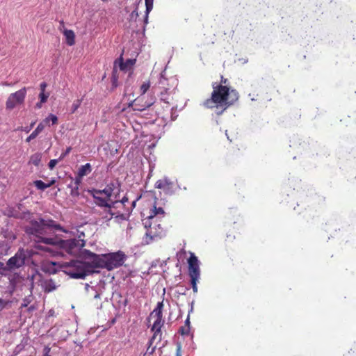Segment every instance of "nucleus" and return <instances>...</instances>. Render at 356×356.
Returning a JSON list of instances; mask_svg holds the SVG:
<instances>
[{"label": "nucleus", "instance_id": "nucleus-28", "mask_svg": "<svg viewBox=\"0 0 356 356\" xmlns=\"http://www.w3.org/2000/svg\"><path fill=\"white\" fill-rule=\"evenodd\" d=\"M82 99H76L74 101L72 108H71V113H74L76 110L80 107L81 104Z\"/></svg>", "mask_w": 356, "mask_h": 356}, {"label": "nucleus", "instance_id": "nucleus-42", "mask_svg": "<svg viewBox=\"0 0 356 356\" xmlns=\"http://www.w3.org/2000/svg\"><path fill=\"white\" fill-rule=\"evenodd\" d=\"M42 104H43V103H41V101H40V102H38V103L36 104L35 107H36L37 108H40L42 107Z\"/></svg>", "mask_w": 356, "mask_h": 356}, {"label": "nucleus", "instance_id": "nucleus-39", "mask_svg": "<svg viewBox=\"0 0 356 356\" xmlns=\"http://www.w3.org/2000/svg\"><path fill=\"white\" fill-rule=\"evenodd\" d=\"M7 302L3 299L0 298V307L3 308L6 305Z\"/></svg>", "mask_w": 356, "mask_h": 356}, {"label": "nucleus", "instance_id": "nucleus-16", "mask_svg": "<svg viewBox=\"0 0 356 356\" xmlns=\"http://www.w3.org/2000/svg\"><path fill=\"white\" fill-rule=\"evenodd\" d=\"M44 291L46 293L51 292L56 290L58 287L54 280L52 279L45 280L42 284Z\"/></svg>", "mask_w": 356, "mask_h": 356}, {"label": "nucleus", "instance_id": "nucleus-44", "mask_svg": "<svg viewBox=\"0 0 356 356\" xmlns=\"http://www.w3.org/2000/svg\"><path fill=\"white\" fill-rule=\"evenodd\" d=\"M185 325H188L190 326V321H189V318L188 317L185 321Z\"/></svg>", "mask_w": 356, "mask_h": 356}, {"label": "nucleus", "instance_id": "nucleus-49", "mask_svg": "<svg viewBox=\"0 0 356 356\" xmlns=\"http://www.w3.org/2000/svg\"><path fill=\"white\" fill-rule=\"evenodd\" d=\"M60 23V24H61V25H63V24H64L63 21H61Z\"/></svg>", "mask_w": 356, "mask_h": 356}, {"label": "nucleus", "instance_id": "nucleus-7", "mask_svg": "<svg viewBox=\"0 0 356 356\" xmlns=\"http://www.w3.org/2000/svg\"><path fill=\"white\" fill-rule=\"evenodd\" d=\"M85 245V243L82 240H78L76 238L63 240H58L56 238V243L52 246H58L63 248L67 253L70 254H76L79 253L81 248Z\"/></svg>", "mask_w": 356, "mask_h": 356}, {"label": "nucleus", "instance_id": "nucleus-35", "mask_svg": "<svg viewBox=\"0 0 356 356\" xmlns=\"http://www.w3.org/2000/svg\"><path fill=\"white\" fill-rule=\"evenodd\" d=\"M30 303V300L27 298L23 300V302L21 305V308L26 307Z\"/></svg>", "mask_w": 356, "mask_h": 356}, {"label": "nucleus", "instance_id": "nucleus-45", "mask_svg": "<svg viewBox=\"0 0 356 356\" xmlns=\"http://www.w3.org/2000/svg\"><path fill=\"white\" fill-rule=\"evenodd\" d=\"M136 200H134V201H133V202H132V203H131V209H132L133 207H135V205H136Z\"/></svg>", "mask_w": 356, "mask_h": 356}, {"label": "nucleus", "instance_id": "nucleus-43", "mask_svg": "<svg viewBox=\"0 0 356 356\" xmlns=\"http://www.w3.org/2000/svg\"><path fill=\"white\" fill-rule=\"evenodd\" d=\"M6 266H4V264L2 263V262H0V268L4 270H7L6 269H5Z\"/></svg>", "mask_w": 356, "mask_h": 356}, {"label": "nucleus", "instance_id": "nucleus-31", "mask_svg": "<svg viewBox=\"0 0 356 356\" xmlns=\"http://www.w3.org/2000/svg\"><path fill=\"white\" fill-rule=\"evenodd\" d=\"M179 333L181 335H188L190 334V326L184 325L179 328Z\"/></svg>", "mask_w": 356, "mask_h": 356}, {"label": "nucleus", "instance_id": "nucleus-8", "mask_svg": "<svg viewBox=\"0 0 356 356\" xmlns=\"http://www.w3.org/2000/svg\"><path fill=\"white\" fill-rule=\"evenodd\" d=\"M27 89L26 87L22 88V89L11 93L6 102V108L8 111H12L17 106L23 104L26 96Z\"/></svg>", "mask_w": 356, "mask_h": 356}, {"label": "nucleus", "instance_id": "nucleus-10", "mask_svg": "<svg viewBox=\"0 0 356 356\" xmlns=\"http://www.w3.org/2000/svg\"><path fill=\"white\" fill-rule=\"evenodd\" d=\"M83 253L85 258L90 261V263H86L88 265L89 268L93 267L104 268V254L100 255L97 254L88 250H85Z\"/></svg>", "mask_w": 356, "mask_h": 356}, {"label": "nucleus", "instance_id": "nucleus-9", "mask_svg": "<svg viewBox=\"0 0 356 356\" xmlns=\"http://www.w3.org/2000/svg\"><path fill=\"white\" fill-rule=\"evenodd\" d=\"M26 259V251L23 248H19L15 255L8 260L5 269L11 271L19 268L25 264Z\"/></svg>", "mask_w": 356, "mask_h": 356}, {"label": "nucleus", "instance_id": "nucleus-5", "mask_svg": "<svg viewBox=\"0 0 356 356\" xmlns=\"http://www.w3.org/2000/svg\"><path fill=\"white\" fill-rule=\"evenodd\" d=\"M95 199V203L102 207L111 208V197L113 193L112 187L107 186L103 190L92 189L89 191Z\"/></svg>", "mask_w": 356, "mask_h": 356}, {"label": "nucleus", "instance_id": "nucleus-15", "mask_svg": "<svg viewBox=\"0 0 356 356\" xmlns=\"http://www.w3.org/2000/svg\"><path fill=\"white\" fill-rule=\"evenodd\" d=\"M171 87H170L169 80L164 77L163 75H161L159 80L158 81L157 85L154 87V90H170Z\"/></svg>", "mask_w": 356, "mask_h": 356}, {"label": "nucleus", "instance_id": "nucleus-11", "mask_svg": "<svg viewBox=\"0 0 356 356\" xmlns=\"http://www.w3.org/2000/svg\"><path fill=\"white\" fill-rule=\"evenodd\" d=\"M155 188L161 190L165 195H171L176 191V184L169 178L163 177L155 183Z\"/></svg>", "mask_w": 356, "mask_h": 356}, {"label": "nucleus", "instance_id": "nucleus-33", "mask_svg": "<svg viewBox=\"0 0 356 356\" xmlns=\"http://www.w3.org/2000/svg\"><path fill=\"white\" fill-rule=\"evenodd\" d=\"M60 160L58 159H51L48 163L49 168L50 170H53L56 164L58 163Z\"/></svg>", "mask_w": 356, "mask_h": 356}, {"label": "nucleus", "instance_id": "nucleus-19", "mask_svg": "<svg viewBox=\"0 0 356 356\" xmlns=\"http://www.w3.org/2000/svg\"><path fill=\"white\" fill-rule=\"evenodd\" d=\"M66 38V43L69 46H72L75 43V34L73 31L65 29L63 32Z\"/></svg>", "mask_w": 356, "mask_h": 356}, {"label": "nucleus", "instance_id": "nucleus-12", "mask_svg": "<svg viewBox=\"0 0 356 356\" xmlns=\"http://www.w3.org/2000/svg\"><path fill=\"white\" fill-rule=\"evenodd\" d=\"M188 275L190 277H200V261L193 252H190V257L188 259Z\"/></svg>", "mask_w": 356, "mask_h": 356}, {"label": "nucleus", "instance_id": "nucleus-2", "mask_svg": "<svg viewBox=\"0 0 356 356\" xmlns=\"http://www.w3.org/2000/svg\"><path fill=\"white\" fill-rule=\"evenodd\" d=\"M212 88L211 97L204 100L202 105L207 108L220 110L218 114L222 113L238 99V92L233 88L217 86V83L214 82Z\"/></svg>", "mask_w": 356, "mask_h": 356}, {"label": "nucleus", "instance_id": "nucleus-36", "mask_svg": "<svg viewBox=\"0 0 356 356\" xmlns=\"http://www.w3.org/2000/svg\"><path fill=\"white\" fill-rule=\"evenodd\" d=\"M176 356H181V347L180 344H178L177 346Z\"/></svg>", "mask_w": 356, "mask_h": 356}, {"label": "nucleus", "instance_id": "nucleus-23", "mask_svg": "<svg viewBox=\"0 0 356 356\" xmlns=\"http://www.w3.org/2000/svg\"><path fill=\"white\" fill-rule=\"evenodd\" d=\"M159 96L160 97L161 101L163 102L164 103L170 105L173 99L172 97L169 94L163 93V92H160V94H159Z\"/></svg>", "mask_w": 356, "mask_h": 356}, {"label": "nucleus", "instance_id": "nucleus-40", "mask_svg": "<svg viewBox=\"0 0 356 356\" xmlns=\"http://www.w3.org/2000/svg\"><path fill=\"white\" fill-rule=\"evenodd\" d=\"M138 15L137 8L135 9L131 14V17H133L134 16L137 17Z\"/></svg>", "mask_w": 356, "mask_h": 356}, {"label": "nucleus", "instance_id": "nucleus-51", "mask_svg": "<svg viewBox=\"0 0 356 356\" xmlns=\"http://www.w3.org/2000/svg\"><path fill=\"white\" fill-rule=\"evenodd\" d=\"M26 132H29V129H26Z\"/></svg>", "mask_w": 356, "mask_h": 356}, {"label": "nucleus", "instance_id": "nucleus-13", "mask_svg": "<svg viewBox=\"0 0 356 356\" xmlns=\"http://www.w3.org/2000/svg\"><path fill=\"white\" fill-rule=\"evenodd\" d=\"M135 59H127L126 62H124L122 57L120 56V58L118 59V61L115 62V66L118 63L120 70L126 72L130 70L132 68V67L135 64Z\"/></svg>", "mask_w": 356, "mask_h": 356}, {"label": "nucleus", "instance_id": "nucleus-20", "mask_svg": "<svg viewBox=\"0 0 356 356\" xmlns=\"http://www.w3.org/2000/svg\"><path fill=\"white\" fill-rule=\"evenodd\" d=\"M55 183V180H51L48 184L43 182L42 180H36L33 181L34 186L39 190L44 191L46 188H49Z\"/></svg>", "mask_w": 356, "mask_h": 356}, {"label": "nucleus", "instance_id": "nucleus-25", "mask_svg": "<svg viewBox=\"0 0 356 356\" xmlns=\"http://www.w3.org/2000/svg\"><path fill=\"white\" fill-rule=\"evenodd\" d=\"M41 161V154L40 153H35L31 155L30 158V163L35 166H38Z\"/></svg>", "mask_w": 356, "mask_h": 356}, {"label": "nucleus", "instance_id": "nucleus-41", "mask_svg": "<svg viewBox=\"0 0 356 356\" xmlns=\"http://www.w3.org/2000/svg\"><path fill=\"white\" fill-rule=\"evenodd\" d=\"M128 202V198L126 197H124L121 201V203L125 205V202Z\"/></svg>", "mask_w": 356, "mask_h": 356}, {"label": "nucleus", "instance_id": "nucleus-37", "mask_svg": "<svg viewBox=\"0 0 356 356\" xmlns=\"http://www.w3.org/2000/svg\"><path fill=\"white\" fill-rule=\"evenodd\" d=\"M47 84L45 82H42L40 85V92H45Z\"/></svg>", "mask_w": 356, "mask_h": 356}, {"label": "nucleus", "instance_id": "nucleus-27", "mask_svg": "<svg viewBox=\"0 0 356 356\" xmlns=\"http://www.w3.org/2000/svg\"><path fill=\"white\" fill-rule=\"evenodd\" d=\"M112 85L113 88H116L118 86V76L117 75V70L115 69V66H114L113 72H112Z\"/></svg>", "mask_w": 356, "mask_h": 356}, {"label": "nucleus", "instance_id": "nucleus-22", "mask_svg": "<svg viewBox=\"0 0 356 356\" xmlns=\"http://www.w3.org/2000/svg\"><path fill=\"white\" fill-rule=\"evenodd\" d=\"M145 1L146 10H145L144 23H145V24H147L148 23V15L153 8L154 0H145Z\"/></svg>", "mask_w": 356, "mask_h": 356}, {"label": "nucleus", "instance_id": "nucleus-47", "mask_svg": "<svg viewBox=\"0 0 356 356\" xmlns=\"http://www.w3.org/2000/svg\"><path fill=\"white\" fill-rule=\"evenodd\" d=\"M35 124V122H33L31 124V128L33 127V125Z\"/></svg>", "mask_w": 356, "mask_h": 356}, {"label": "nucleus", "instance_id": "nucleus-4", "mask_svg": "<svg viewBox=\"0 0 356 356\" xmlns=\"http://www.w3.org/2000/svg\"><path fill=\"white\" fill-rule=\"evenodd\" d=\"M163 301L159 302L155 309L150 313L149 320L154 318V321L151 330L154 332L149 341V347H151L154 341L160 342L162 339L161 327L164 325L163 319Z\"/></svg>", "mask_w": 356, "mask_h": 356}, {"label": "nucleus", "instance_id": "nucleus-1", "mask_svg": "<svg viewBox=\"0 0 356 356\" xmlns=\"http://www.w3.org/2000/svg\"><path fill=\"white\" fill-rule=\"evenodd\" d=\"M24 230L28 235L33 237L34 241L38 243L36 245L38 249L49 252H51L52 250L47 245H55L56 238L47 237L46 235L51 232L60 231L65 233L67 232L65 229L55 220L50 218L44 219L42 218L30 220L29 224L25 226Z\"/></svg>", "mask_w": 356, "mask_h": 356}, {"label": "nucleus", "instance_id": "nucleus-30", "mask_svg": "<svg viewBox=\"0 0 356 356\" xmlns=\"http://www.w3.org/2000/svg\"><path fill=\"white\" fill-rule=\"evenodd\" d=\"M191 278V284L192 286V289L194 293L197 292V282L200 277H190Z\"/></svg>", "mask_w": 356, "mask_h": 356}, {"label": "nucleus", "instance_id": "nucleus-29", "mask_svg": "<svg viewBox=\"0 0 356 356\" xmlns=\"http://www.w3.org/2000/svg\"><path fill=\"white\" fill-rule=\"evenodd\" d=\"M217 86H222L225 88H232L229 86V81L227 78H225L222 75L220 76V83H217Z\"/></svg>", "mask_w": 356, "mask_h": 356}, {"label": "nucleus", "instance_id": "nucleus-46", "mask_svg": "<svg viewBox=\"0 0 356 356\" xmlns=\"http://www.w3.org/2000/svg\"><path fill=\"white\" fill-rule=\"evenodd\" d=\"M3 86H11V83H7V82H4V83H3Z\"/></svg>", "mask_w": 356, "mask_h": 356}, {"label": "nucleus", "instance_id": "nucleus-21", "mask_svg": "<svg viewBox=\"0 0 356 356\" xmlns=\"http://www.w3.org/2000/svg\"><path fill=\"white\" fill-rule=\"evenodd\" d=\"M165 213V211L162 207H157L156 204L153 206V208L151 209L149 212V216H148L149 218H152L156 216H163Z\"/></svg>", "mask_w": 356, "mask_h": 356}, {"label": "nucleus", "instance_id": "nucleus-34", "mask_svg": "<svg viewBox=\"0 0 356 356\" xmlns=\"http://www.w3.org/2000/svg\"><path fill=\"white\" fill-rule=\"evenodd\" d=\"M71 150H72L71 147H67L65 151L60 154V157L58 158V160H60V161L63 160L68 154H70Z\"/></svg>", "mask_w": 356, "mask_h": 356}, {"label": "nucleus", "instance_id": "nucleus-48", "mask_svg": "<svg viewBox=\"0 0 356 356\" xmlns=\"http://www.w3.org/2000/svg\"><path fill=\"white\" fill-rule=\"evenodd\" d=\"M155 348H156V346H154L153 347L152 350L151 351V353H152V352L154 350Z\"/></svg>", "mask_w": 356, "mask_h": 356}, {"label": "nucleus", "instance_id": "nucleus-38", "mask_svg": "<svg viewBox=\"0 0 356 356\" xmlns=\"http://www.w3.org/2000/svg\"><path fill=\"white\" fill-rule=\"evenodd\" d=\"M156 90L158 91L159 94H160V92H163V93L169 94L170 95H171V93L172 92V88H170V90Z\"/></svg>", "mask_w": 356, "mask_h": 356}, {"label": "nucleus", "instance_id": "nucleus-50", "mask_svg": "<svg viewBox=\"0 0 356 356\" xmlns=\"http://www.w3.org/2000/svg\"><path fill=\"white\" fill-rule=\"evenodd\" d=\"M26 132H29V129H26Z\"/></svg>", "mask_w": 356, "mask_h": 356}, {"label": "nucleus", "instance_id": "nucleus-14", "mask_svg": "<svg viewBox=\"0 0 356 356\" xmlns=\"http://www.w3.org/2000/svg\"><path fill=\"white\" fill-rule=\"evenodd\" d=\"M60 264L53 261H47L43 264V270L49 274H55L58 272Z\"/></svg>", "mask_w": 356, "mask_h": 356}, {"label": "nucleus", "instance_id": "nucleus-32", "mask_svg": "<svg viewBox=\"0 0 356 356\" xmlns=\"http://www.w3.org/2000/svg\"><path fill=\"white\" fill-rule=\"evenodd\" d=\"M49 96V93H45V92H40L39 94V98L41 101V103H45Z\"/></svg>", "mask_w": 356, "mask_h": 356}, {"label": "nucleus", "instance_id": "nucleus-3", "mask_svg": "<svg viewBox=\"0 0 356 356\" xmlns=\"http://www.w3.org/2000/svg\"><path fill=\"white\" fill-rule=\"evenodd\" d=\"M59 269L74 279L84 278L90 273L88 265L79 260L63 262L59 265Z\"/></svg>", "mask_w": 356, "mask_h": 356}, {"label": "nucleus", "instance_id": "nucleus-6", "mask_svg": "<svg viewBox=\"0 0 356 356\" xmlns=\"http://www.w3.org/2000/svg\"><path fill=\"white\" fill-rule=\"evenodd\" d=\"M104 268L111 270L120 267L124 263L127 258L126 254L122 251L104 254Z\"/></svg>", "mask_w": 356, "mask_h": 356}, {"label": "nucleus", "instance_id": "nucleus-24", "mask_svg": "<svg viewBox=\"0 0 356 356\" xmlns=\"http://www.w3.org/2000/svg\"><path fill=\"white\" fill-rule=\"evenodd\" d=\"M58 120L57 116L54 114H49L42 122L45 125L48 124L49 122H51V124L54 125L58 123Z\"/></svg>", "mask_w": 356, "mask_h": 356}, {"label": "nucleus", "instance_id": "nucleus-17", "mask_svg": "<svg viewBox=\"0 0 356 356\" xmlns=\"http://www.w3.org/2000/svg\"><path fill=\"white\" fill-rule=\"evenodd\" d=\"M92 171L91 165L89 163L81 165L78 170L77 177L81 179L83 177L88 175Z\"/></svg>", "mask_w": 356, "mask_h": 356}, {"label": "nucleus", "instance_id": "nucleus-18", "mask_svg": "<svg viewBox=\"0 0 356 356\" xmlns=\"http://www.w3.org/2000/svg\"><path fill=\"white\" fill-rule=\"evenodd\" d=\"M44 129L43 122H40L36 129L26 138V142L29 143L31 140L35 138Z\"/></svg>", "mask_w": 356, "mask_h": 356}, {"label": "nucleus", "instance_id": "nucleus-26", "mask_svg": "<svg viewBox=\"0 0 356 356\" xmlns=\"http://www.w3.org/2000/svg\"><path fill=\"white\" fill-rule=\"evenodd\" d=\"M150 88V81H147L143 82V84L140 87V95H144Z\"/></svg>", "mask_w": 356, "mask_h": 356}]
</instances>
